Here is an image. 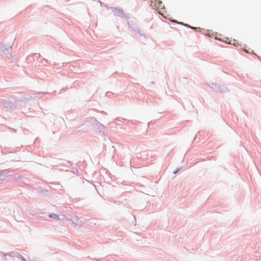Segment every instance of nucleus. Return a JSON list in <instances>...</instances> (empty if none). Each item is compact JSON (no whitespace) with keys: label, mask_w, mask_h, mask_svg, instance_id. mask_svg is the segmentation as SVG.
I'll use <instances>...</instances> for the list:
<instances>
[{"label":"nucleus","mask_w":261,"mask_h":261,"mask_svg":"<svg viewBox=\"0 0 261 261\" xmlns=\"http://www.w3.org/2000/svg\"><path fill=\"white\" fill-rule=\"evenodd\" d=\"M150 6L151 8L158 10L159 13L163 15V13L165 12V8L162 2L160 0H150Z\"/></svg>","instance_id":"f257e3e1"},{"label":"nucleus","mask_w":261,"mask_h":261,"mask_svg":"<svg viewBox=\"0 0 261 261\" xmlns=\"http://www.w3.org/2000/svg\"><path fill=\"white\" fill-rule=\"evenodd\" d=\"M49 217L50 218H55V219H59V217L58 216L56 215V214H51L49 215Z\"/></svg>","instance_id":"f03ea898"},{"label":"nucleus","mask_w":261,"mask_h":261,"mask_svg":"<svg viewBox=\"0 0 261 261\" xmlns=\"http://www.w3.org/2000/svg\"><path fill=\"white\" fill-rule=\"evenodd\" d=\"M177 172H178V170H177V171H175L174 172V174H176Z\"/></svg>","instance_id":"7ed1b4c3"}]
</instances>
